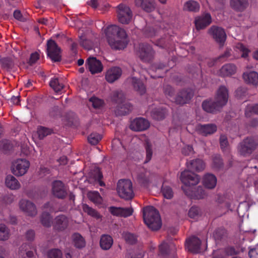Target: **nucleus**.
<instances>
[{
	"mask_svg": "<svg viewBox=\"0 0 258 258\" xmlns=\"http://www.w3.org/2000/svg\"><path fill=\"white\" fill-rule=\"evenodd\" d=\"M73 243L75 247L81 248L85 247L86 241L83 236L78 233H74L72 236Z\"/></svg>",
	"mask_w": 258,
	"mask_h": 258,
	"instance_id": "obj_36",
	"label": "nucleus"
},
{
	"mask_svg": "<svg viewBox=\"0 0 258 258\" xmlns=\"http://www.w3.org/2000/svg\"><path fill=\"white\" fill-rule=\"evenodd\" d=\"M248 5V0H230L231 8L237 12H243Z\"/></svg>",
	"mask_w": 258,
	"mask_h": 258,
	"instance_id": "obj_31",
	"label": "nucleus"
},
{
	"mask_svg": "<svg viewBox=\"0 0 258 258\" xmlns=\"http://www.w3.org/2000/svg\"><path fill=\"white\" fill-rule=\"evenodd\" d=\"M153 109V107H152ZM167 106L165 104L160 105L158 107L154 108V110L152 111L151 113H166L168 112Z\"/></svg>",
	"mask_w": 258,
	"mask_h": 258,
	"instance_id": "obj_58",
	"label": "nucleus"
},
{
	"mask_svg": "<svg viewBox=\"0 0 258 258\" xmlns=\"http://www.w3.org/2000/svg\"><path fill=\"white\" fill-rule=\"evenodd\" d=\"M212 22V18L209 13H206L195 19V23L198 30L205 29Z\"/></svg>",
	"mask_w": 258,
	"mask_h": 258,
	"instance_id": "obj_17",
	"label": "nucleus"
},
{
	"mask_svg": "<svg viewBox=\"0 0 258 258\" xmlns=\"http://www.w3.org/2000/svg\"><path fill=\"white\" fill-rule=\"evenodd\" d=\"M162 194L163 197L167 199H171L173 197V191L172 188L166 185H163L162 188Z\"/></svg>",
	"mask_w": 258,
	"mask_h": 258,
	"instance_id": "obj_46",
	"label": "nucleus"
},
{
	"mask_svg": "<svg viewBox=\"0 0 258 258\" xmlns=\"http://www.w3.org/2000/svg\"><path fill=\"white\" fill-rule=\"evenodd\" d=\"M201 240L197 237L193 236L186 240L185 247L189 251L198 253L200 251Z\"/></svg>",
	"mask_w": 258,
	"mask_h": 258,
	"instance_id": "obj_18",
	"label": "nucleus"
},
{
	"mask_svg": "<svg viewBox=\"0 0 258 258\" xmlns=\"http://www.w3.org/2000/svg\"><path fill=\"white\" fill-rule=\"evenodd\" d=\"M19 208L26 216L34 217L37 214L35 205L28 200H21L19 202Z\"/></svg>",
	"mask_w": 258,
	"mask_h": 258,
	"instance_id": "obj_9",
	"label": "nucleus"
},
{
	"mask_svg": "<svg viewBox=\"0 0 258 258\" xmlns=\"http://www.w3.org/2000/svg\"><path fill=\"white\" fill-rule=\"evenodd\" d=\"M209 33L212 36L214 39L222 46L226 39V34L224 30L219 27L212 26L209 30Z\"/></svg>",
	"mask_w": 258,
	"mask_h": 258,
	"instance_id": "obj_11",
	"label": "nucleus"
},
{
	"mask_svg": "<svg viewBox=\"0 0 258 258\" xmlns=\"http://www.w3.org/2000/svg\"><path fill=\"white\" fill-rule=\"evenodd\" d=\"M245 113H258V104H247L245 107Z\"/></svg>",
	"mask_w": 258,
	"mask_h": 258,
	"instance_id": "obj_54",
	"label": "nucleus"
},
{
	"mask_svg": "<svg viewBox=\"0 0 258 258\" xmlns=\"http://www.w3.org/2000/svg\"><path fill=\"white\" fill-rule=\"evenodd\" d=\"M153 175L148 171L144 170L138 175V179L141 183L146 185L152 180Z\"/></svg>",
	"mask_w": 258,
	"mask_h": 258,
	"instance_id": "obj_33",
	"label": "nucleus"
},
{
	"mask_svg": "<svg viewBox=\"0 0 258 258\" xmlns=\"http://www.w3.org/2000/svg\"><path fill=\"white\" fill-rule=\"evenodd\" d=\"M123 236L125 241L130 244H134L137 241L135 236L130 233H123Z\"/></svg>",
	"mask_w": 258,
	"mask_h": 258,
	"instance_id": "obj_55",
	"label": "nucleus"
},
{
	"mask_svg": "<svg viewBox=\"0 0 258 258\" xmlns=\"http://www.w3.org/2000/svg\"><path fill=\"white\" fill-rule=\"evenodd\" d=\"M117 8L118 21L122 24L129 23L132 17L130 8L123 4L119 5Z\"/></svg>",
	"mask_w": 258,
	"mask_h": 258,
	"instance_id": "obj_12",
	"label": "nucleus"
},
{
	"mask_svg": "<svg viewBox=\"0 0 258 258\" xmlns=\"http://www.w3.org/2000/svg\"><path fill=\"white\" fill-rule=\"evenodd\" d=\"M102 136L97 133H92L88 138V141L92 145H96L101 140Z\"/></svg>",
	"mask_w": 258,
	"mask_h": 258,
	"instance_id": "obj_48",
	"label": "nucleus"
},
{
	"mask_svg": "<svg viewBox=\"0 0 258 258\" xmlns=\"http://www.w3.org/2000/svg\"><path fill=\"white\" fill-rule=\"evenodd\" d=\"M223 165V163L220 156L216 155L213 157V167L216 169H219Z\"/></svg>",
	"mask_w": 258,
	"mask_h": 258,
	"instance_id": "obj_56",
	"label": "nucleus"
},
{
	"mask_svg": "<svg viewBox=\"0 0 258 258\" xmlns=\"http://www.w3.org/2000/svg\"><path fill=\"white\" fill-rule=\"evenodd\" d=\"M83 209L85 212H86L92 217L97 219H99L101 217L100 214L96 210L89 207L87 205H83Z\"/></svg>",
	"mask_w": 258,
	"mask_h": 258,
	"instance_id": "obj_45",
	"label": "nucleus"
},
{
	"mask_svg": "<svg viewBox=\"0 0 258 258\" xmlns=\"http://www.w3.org/2000/svg\"><path fill=\"white\" fill-rule=\"evenodd\" d=\"M150 125V122L148 120L142 117H139L131 121L130 128L135 132H142L147 130Z\"/></svg>",
	"mask_w": 258,
	"mask_h": 258,
	"instance_id": "obj_14",
	"label": "nucleus"
},
{
	"mask_svg": "<svg viewBox=\"0 0 258 258\" xmlns=\"http://www.w3.org/2000/svg\"><path fill=\"white\" fill-rule=\"evenodd\" d=\"M52 191L55 197L59 199H63L67 195L64 184L59 180H56L53 182Z\"/></svg>",
	"mask_w": 258,
	"mask_h": 258,
	"instance_id": "obj_20",
	"label": "nucleus"
},
{
	"mask_svg": "<svg viewBox=\"0 0 258 258\" xmlns=\"http://www.w3.org/2000/svg\"><path fill=\"white\" fill-rule=\"evenodd\" d=\"M122 74L121 69L117 67H114L109 69L105 75L106 81L110 83H112L118 79Z\"/></svg>",
	"mask_w": 258,
	"mask_h": 258,
	"instance_id": "obj_21",
	"label": "nucleus"
},
{
	"mask_svg": "<svg viewBox=\"0 0 258 258\" xmlns=\"http://www.w3.org/2000/svg\"><path fill=\"white\" fill-rule=\"evenodd\" d=\"M138 54L143 61L149 62L153 58L154 51L149 44L141 43L139 45Z\"/></svg>",
	"mask_w": 258,
	"mask_h": 258,
	"instance_id": "obj_10",
	"label": "nucleus"
},
{
	"mask_svg": "<svg viewBox=\"0 0 258 258\" xmlns=\"http://www.w3.org/2000/svg\"><path fill=\"white\" fill-rule=\"evenodd\" d=\"M135 5L141 8L146 12H151L155 9V4L153 0H134Z\"/></svg>",
	"mask_w": 258,
	"mask_h": 258,
	"instance_id": "obj_25",
	"label": "nucleus"
},
{
	"mask_svg": "<svg viewBox=\"0 0 258 258\" xmlns=\"http://www.w3.org/2000/svg\"><path fill=\"white\" fill-rule=\"evenodd\" d=\"M41 222L42 224L46 227H49L51 225V217L49 214L43 212L41 215Z\"/></svg>",
	"mask_w": 258,
	"mask_h": 258,
	"instance_id": "obj_44",
	"label": "nucleus"
},
{
	"mask_svg": "<svg viewBox=\"0 0 258 258\" xmlns=\"http://www.w3.org/2000/svg\"><path fill=\"white\" fill-rule=\"evenodd\" d=\"M220 144L221 149L226 151L229 149V144L227 138L225 135H221L220 138Z\"/></svg>",
	"mask_w": 258,
	"mask_h": 258,
	"instance_id": "obj_53",
	"label": "nucleus"
},
{
	"mask_svg": "<svg viewBox=\"0 0 258 258\" xmlns=\"http://www.w3.org/2000/svg\"><path fill=\"white\" fill-rule=\"evenodd\" d=\"M228 92L227 89L224 86H221L217 90L215 101L210 98L205 100L202 104L203 110L207 113H213L219 111L228 101Z\"/></svg>",
	"mask_w": 258,
	"mask_h": 258,
	"instance_id": "obj_2",
	"label": "nucleus"
},
{
	"mask_svg": "<svg viewBox=\"0 0 258 258\" xmlns=\"http://www.w3.org/2000/svg\"><path fill=\"white\" fill-rule=\"evenodd\" d=\"M1 63L3 68L5 69H10L13 66V62L11 59L8 57L2 59Z\"/></svg>",
	"mask_w": 258,
	"mask_h": 258,
	"instance_id": "obj_59",
	"label": "nucleus"
},
{
	"mask_svg": "<svg viewBox=\"0 0 258 258\" xmlns=\"http://www.w3.org/2000/svg\"><path fill=\"white\" fill-rule=\"evenodd\" d=\"M191 195H187L189 197H190L193 198L197 199H201L204 198L206 196V192L204 190L201 186H198L195 191L192 190V188H191Z\"/></svg>",
	"mask_w": 258,
	"mask_h": 258,
	"instance_id": "obj_41",
	"label": "nucleus"
},
{
	"mask_svg": "<svg viewBox=\"0 0 258 258\" xmlns=\"http://www.w3.org/2000/svg\"><path fill=\"white\" fill-rule=\"evenodd\" d=\"M236 71V67L233 63H227L224 65L220 70L219 74L222 77L231 76Z\"/></svg>",
	"mask_w": 258,
	"mask_h": 258,
	"instance_id": "obj_29",
	"label": "nucleus"
},
{
	"mask_svg": "<svg viewBox=\"0 0 258 258\" xmlns=\"http://www.w3.org/2000/svg\"><path fill=\"white\" fill-rule=\"evenodd\" d=\"M164 92L168 97H172L174 94V90L170 85H166L164 87Z\"/></svg>",
	"mask_w": 258,
	"mask_h": 258,
	"instance_id": "obj_61",
	"label": "nucleus"
},
{
	"mask_svg": "<svg viewBox=\"0 0 258 258\" xmlns=\"http://www.w3.org/2000/svg\"><path fill=\"white\" fill-rule=\"evenodd\" d=\"M184 10L190 12H197L200 10V5L196 1H188L185 3Z\"/></svg>",
	"mask_w": 258,
	"mask_h": 258,
	"instance_id": "obj_37",
	"label": "nucleus"
},
{
	"mask_svg": "<svg viewBox=\"0 0 258 258\" xmlns=\"http://www.w3.org/2000/svg\"><path fill=\"white\" fill-rule=\"evenodd\" d=\"M30 162L25 159L18 158L13 160L11 165V173L16 177L24 175L30 167Z\"/></svg>",
	"mask_w": 258,
	"mask_h": 258,
	"instance_id": "obj_5",
	"label": "nucleus"
},
{
	"mask_svg": "<svg viewBox=\"0 0 258 258\" xmlns=\"http://www.w3.org/2000/svg\"><path fill=\"white\" fill-rule=\"evenodd\" d=\"M109 97L113 103L121 105L120 106L121 109L123 108L126 109V111L122 110L120 113H128V112L132 111L133 107L130 103L127 102L123 104L125 97L124 93L121 90H116L112 91L110 94Z\"/></svg>",
	"mask_w": 258,
	"mask_h": 258,
	"instance_id": "obj_7",
	"label": "nucleus"
},
{
	"mask_svg": "<svg viewBox=\"0 0 258 258\" xmlns=\"http://www.w3.org/2000/svg\"><path fill=\"white\" fill-rule=\"evenodd\" d=\"M110 213L117 216L127 217L132 215L133 209L132 208H120L110 207L109 210Z\"/></svg>",
	"mask_w": 258,
	"mask_h": 258,
	"instance_id": "obj_24",
	"label": "nucleus"
},
{
	"mask_svg": "<svg viewBox=\"0 0 258 258\" xmlns=\"http://www.w3.org/2000/svg\"><path fill=\"white\" fill-rule=\"evenodd\" d=\"M88 197L96 205H100L102 203V198L98 191H89Z\"/></svg>",
	"mask_w": 258,
	"mask_h": 258,
	"instance_id": "obj_40",
	"label": "nucleus"
},
{
	"mask_svg": "<svg viewBox=\"0 0 258 258\" xmlns=\"http://www.w3.org/2000/svg\"><path fill=\"white\" fill-rule=\"evenodd\" d=\"M69 219L64 215L57 216L54 220V227L60 231L66 229L69 225Z\"/></svg>",
	"mask_w": 258,
	"mask_h": 258,
	"instance_id": "obj_27",
	"label": "nucleus"
},
{
	"mask_svg": "<svg viewBox=\"0 0 258 258\" xmlns=\"http://www.w3.org/2000/svg\"><path fill=\"white\" fill-rule=\"evenodd\" d=\"M89 100L92 102L93 107L95 108H100L102 107L104 104L103 100L95 97L90 98Z\"/></svg>",
	"mask_w": 258,
	"mask_h": 258,
	"instance_id": "obj_50",
	"label": "nucleus"
},
{
	"mask_svg": "<svg viewBox=\"0 0 258 258\" xmlns=\"http://www.w3.org/2000/svg\"><path fill=\"white\" fill-rule=\"evenodd\" d=\"M248 254L250 258H258V247L250 249Z\"/></svg>",
	"mask_w": 258,
	"mask_h": 258,
	"instance_id": "obj_64",
	"label": "nucleus"
},
{
	"mask_svg": "<svg viewBox=\"0 0 258 258\" xmlns=\"http://www.w3.org/2000/svg\"><path fill=\"white\" fill-rule=\"evenodd\" d=\"M80 43L82 47L87 50H90L92 49V43L91 41L85 39L84 37L83 36L80 37Z\"/></svg>",
	"mask_w": 258,
	"mask_h": 258,
	"instance_id": "obj_51",
	"label": "nucleus"
},
{
	"mask_svg": "<svg viewBox=\"0 0 258 258\" xmlns=\"http://www.w3.org/2000/svg\"><path fill=\"white\" fill-rule=\"evenodd\" d=\"M13 16L16 19L20 21L24 22L25 21V19L23 17L20 11L19 10H15L14 12Z\"/></svg>",
	"mask_w": 258,
	"mask_h": 258,
	"instance_id": "obj_63",
	"label": "nucleus"
},
{
	"mask_svg": "<svg viewBox=\"0 0 258 258\" xmlns=\"http://www.w3.org/2000/svg\"><path fill=\"white\" fill-rule=\"evenodd\" d=\"M194 94V92L191 89L182 90L175 97L174 101L176 104L183 105L189 102Z\"/></svg>",
	"mask_w": 258,
	"mask_h": 258,
	"instance_id": "obj_15",
	"label": "nucleus"
},
{
	"mask_svg": "<svg viewBox=\"0 0 258 258\" xmlns=\"http://www.w3.org/2000/svg\"><path fill=\"white\" fill-rule=\"evenodd\" d=\"M203 183L206 188L213 189L216 185L217 178L214 174H206L203 177Z\"/></svg>",
	"mask_w": 258,
	"mask_h": 258,
	"instance_id": "obj_30",
	"label": "nucleus"
},
{
	"mask_svg": "<svg viewBox=\"0 0 258 258\" xmlns=\"http://www.w3.org/2000/svg\"><path fill=\"white\" fill-rule=\"evenodd\" d=\"M107 42L114 50H119L126 47L129 40L126 31L116 25H110L105 30Z\"/></svg>",
	"mask_w": 258,
	"mask_h": 258,
	"instance_id": "obj_1",
	"label": "nucleus"
},
{
	"mask_svg": "<svg viewBox=\"0 0 258 258\" xmlns=\"http://www.w3.org/2000/svg\"><path fill=\"white\" fill-rule=\"evenodd\" d=\"M256 144L252 139H246L242 142L238 147V152L242 156H246L251 153L255 148Z\"/></svg>",
	"mask_w": 258,
	"mask_h": 258,
	"instance_id": "obj_13",
	"label": "nucleus"
},
{
	"mask_svg": "<svg viewBox=\"0 0 258 258\" xmlns=\"http://www.w3.org/2000/svg\"><path fill=\"white\" fill-rule=\"evenodd\" d=\"M18 253L22 258H31L33 256V252L31 250L30 245L27 244H23L20 247Z\"/></svg>",
	"mask_w": 258,
	"mask_h": 258,
	"instance_id": "obj_34",
	"label": "nucleus"
},
{
	"mask_svg": "<svg viewBox=\"0 0 258 258\" xmlns=\"http://www.w3.org/2000/svg\"><path fill=\"white\" fill-rule=\"evenodd\" d=\"M47 55L53 62H59L61 60V49L56 43L52 39L47 42Z\"/></svg>",
	"mask_w": 258,
	"mask_h": 258,
	"instance_id": "obj_8",
	"label": "nucleus"
},
{
	"mask_svg": "<svg viewBox=\"0 0 258 258\" xmlns=\"http://www.w3.org/2000/svg\"><path fill=\"white\" fill-rule=\"evenodd\" d=\"M47 255L48 258H61L62 253L60 250L54 248L48 251Z\"/></svg>",
	"mask_w": 258,
	"mask_h": 258,
	"instance_id": "obj_47",
	"label": "nucleus"
},
{
	"mask_svg": "<svg viewBox=\"0 0 258 258\" xmlns=\"http://www.w3.org/2000/svg\"><path fill=\"white\" fill-rule=\"evenodd\" d=\"M158 33L154 28L150 27H146L145 30V35L148 37H155L157 35Z\"/></svg>",
	"mask_w": 258,
	"mask_h": 258,
	"instance_id": "obj_57",
	"label": "nucleus"
},
{
	"mask_svg": "<svg viewBox=\"0 0 258 258\" xmlns=\"http://www.w3.org/2000/svg\"><path fill=\"white\" fill-rule=\"evenodd\" d=\"M49 85L57 93L60 92L64 87V85L56 78H52L50 80Z\"/></svg>",
	"mask_w": 258,
	"mask_h": 258,
	"instance_id": "obj_38",
	"label": "nucleus"
},
{
	"mask_svg": "<svg viewBox=\"0 0 258 258\" xmlns=\"http://www.w3.org/2000/svg\"><path fill=\"white\" fill-rule=\"evenodd\" d=\"M117 191L119 197L125 200L132 199L134 194L132 183L128 179H121L117 183Z\"/></svg>",
	"mask_w": 258,
	"mask_h": 258,
	"instance_id": "obj_6",
	"label": "nucleus"
},
{
	"mask_svg": "<svg viewBox=\"0 0 258 258\" xmlns=\"http://www.w3.org/2000/svg\"><path fill=\"white\" fill-rule=\"evenodd\" d=\"M52 133V130L50 128L39 126L37 128V134L40 140L43 139L45 137L50 135Z\"/></svg>",
	"mask_w": 258,
	"mask_h": 258,
	"instance_id": "obj_42",
	"label": "nucleus"
},
{
	"mask_svg": "<svg viewBox=\"0 0 258 258\" xmlns=\"http://www.w3.org/2000/svg\"><path fill=\"white\" fill-rule=\"evenodd\" d=\"M187 167L189 170L200 172L205 168V164L201 159L192 160L187 162Z\"/></svg>",
	"mask_w": 258,
	"mask_h": 258,
	"instance_id": "obj_28",
	"label": "nucleus"
},
{
	"mask_svg": "<svg viewBox=\"0 0 258 258\" xmlns=\"http://www.w3.org/2000/svg\"><path fill=\"white\" fill-rule=\"evenodd\" d=\"M5 185L10 189L17 190L21 187V183L16 178L15 176L12 174H8L6 176L5 180Z\"/></svg>",
	"mask_w": 258,
	"mask_h": 258,
	"instance_id": "obj_22",
	"label": "nucleus"
},
{
	"mask_svg": "<svg viewBox=\"0 0 258 258\" xmlns=\"http://www.w3.org/2000/svg\"><path fill=\"white\" fill-rule=\"evenodd\" d=\"M182 153L186 156L190 155L194 153L193 148L190 146H186L182 149Z\"/></svg>",
	"mask_w": 258,
	"mask_h": 258,
	"instance_id": "obj_62",
	"label": "nucleus"
},
{
	"mask_svg": "<svg viewBox=\"0 0 258 258\" xmlns=\"http://www.w3.org/2000/svg\"><path fill=\"white\" fill-rule=\"evenodd\" d=\"M86 65L92 74L99 73L103 70L101 62L93 56H90L86 60Z\"/></svg>",
	"mask_w": 258,
	"mask_h": 258,
	"instance_id": "obj_16",
	"label": "nucleus"
},
{
	"mask_svg": "<svg viewBox=\"0 0 258 258\" xmlns=\"http://www.w3.org/2000/svg\"><path fill=\"white\" fill-rule=\"evenodd\" d=\"M244 82L254 86L258 85V73L255 71H246L243 74Z\"/></svg>",
	"mask_w": 258,
	"mask_h": 258,
	"instance_id": "obj_26",
	"label": "nucleus"
},
{
	"mask_svg": "<svg viewBox=\"0 0 258 258\" xmlns=\"http://www.w3.org/2000/svg\"><path fill=\"white\" fill-rule=\"evenodd\" d=\"M10 236V232L8 228L4 224H0V240H6Z\"/></svg>",
	"mask_w": 258,
	"mask_h": 258,
	"instance_id": "obj_43",
	"label": "nucleus"
},
{
	"mask_svg": "<svg viewBox=\"0 0 258 258\" xmlns=\"http://www.w3.org/2000/svg\"><path fill=\"white\" fill-rule=\"evenodd\" d=\"M217 130V126L214 124H200L197 126L199 134L204 136L212 135L215 133Z\"/></svg>",
	"mask_w": 258,
	"mask_h": 258,
	"instance_id": "obj_23",
	"label": "nucleus"
},
{
	"mask_svg": "<svg viewBox=\"0 0 258 258\" xmlns=\"http://www.w3.org/2000/svg\"><path fill=\"white\" fill-rule=\"evenodd\" d=\"M201 214V210L197 207H192L188 212L189 217L192 219L198 218Z\"/></svg>",
	"mask_w": 258,
	"mask_h": 258,
	"instance_id": "obj_49",
	"label": "nucleus"
},
{
	"mask_svg": "<svg viewBox=\"0 0 258 258\" xmlns=\"http://www.w3.org/2000/svg\"><path fill=\"white\" fill-rule=\"evenodd\" d=\"M144 222L152 230H158L161 227V220L158 211L153 207L149 206L144 209Z\"/></svg>",
	"mask_w": 258,
	"mask_h": 258,
	"instance_id": "obj_3",
	"label": "nucleus"
},
{
	"mask_svg": "<svg viewBox=\"0 0 258 258\" xmlns=\"http://www.w3.org/2000/svg\"><path fill=\"white\" fill-rule=\"evenodd\" d=\"M241 53V56L243 58H246L248 56L249 50L242 43H238L236 47Z\"/></svg>",
	"mask_w": 258,
	"mask_h": 258,
	"instance_id": "obj_52",
	"label": "nucleus"
},
{
	"mask_svg": "<svg viewBox=\"0 0 258 258\" xmlns=\"http://www.w3.org/2000/svg\"><path fill=\"white\" fill-rule=\"evenodd\" d=\"M113 244L112 238L108 235H103L100 240V245L104 250L109 249Z\"/></svg>",
	"mask_w": 258,
	"mask_h": 258,
	"instance_id": "obj_35",
	"label": "nucleus"
},
{
	"mask_svg": "<svg viewBox=\"0 0 258 258\" xmlns=\"http://www.w3.org/2000/svg\"><path fill=\"white\" fill-rule=\"evenodd\" d=\"M103 176L98 168H95L90 172L88 176V182L94 185L99 184L100 186H104L105 183L101 180Z\"/></svg>",
	"mask_w": 258,
	"mask_h": 258,
	"instance_id": "obj_19",
	"label": "nucleus"
},
{
	"mask_svg": "<svg viewBox=\"0 0 258 258\" xmlns=\"http://www.w3.org/2000/svg\"><path fill=\"white\" fill-rule=\"evenodd\" d=\"M39 58V55L37 52L32 53L30 57L29 60V63L32 66L34 64L37 60Z\"/></svg>",
	"mask_w": 258,
	"mask_h": 258,
	"instance_id": "obj_60",
	"label": "nucleus"
},
{
	"mask_svg": "<svg viewBox=\"0 0 258 258\" xmlns=\"http://www.w3.org/2000/svg\"><path fill=\"white\" fill-rule=\"evenodd\" d=\"M180 179L184 184L182 189L186 195H191V188L198 184L200 180V177L189 170H185L181 173Z\"/></svg>",
	"mask_w": 258,
	"mask_h": 258,
	"instance_id": "obj_4",
	"label": "nucleus"
},
{
	"mask_svg": "<svg viewBox=\"0 0 258 258\" xmlns=\"http://www.w3.org/2000/svg\"><path fill=\"white\" fill-rule=\"evenodd\" d=\"M145 148L146 150V157L145 161V163H148L149 162L152 157L153 155V149L152 145L151 143L148 139L146 140L145 143Z\"/></svg>",
	"mask_w": 258,
	"mask_h": 258,
	"instance_id": "obj_39",
	"label": "nucleus"
},
{
	"mask_svg": "<svg viewBox=\"0 0 258 258\" xmlns=\"http://www.w3.org/2000/svg\"><path fill=\"white\" fill-rule=\"evenodd\" d=\"M131 81L135 91L141 95H143L146 93L145 86L141 80L135 77H132L131 78Z\"/></svg>",
	"mask_w": 258,
	"mask_h": 258,
	"instance_id": "obj_32",
	"label": "nucleus"
}]
</instances>
